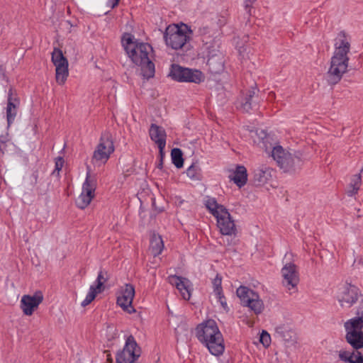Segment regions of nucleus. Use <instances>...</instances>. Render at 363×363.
Wrapping results in <instances>:
<instances>
[{
	"instance_id": "4c0bfd02",
	"label": "nucleus",
	"mask_w": 363,
	"mask_h": 363,
	"mask_svg": "<svg viewBox=\"0 0 363 363\" xmlns=\"http://www.w3.org/2000/svg\"><path fill=\"white\" fill-rule=\"evenodd\" d=\"M63 164H64L63 158L62 157H58L55 160V167L54 172L55 171L60 172L63 167Z\"/></svg>"
},
{
	"instance_id": "603ef678",
	"label": "nucleus",
	"mask_w": 363,
	"mask_h": 363,
	"mask_svg": "<svg viewBox=\"0 0 363 363\" xmlns=\"http://www.w3.org/2000/svg\"><path fill=\"white\" fill-rule=\"evenodd\" d=\"M33 177H34V178H35V181H36V180H37V178H38V174H35V173H34V174H33Z\"/></svg>"
},
{
	"instance_id": "2f4dec72",
	"label": "nucleus",
	"mask_w": 363,
	"mask_h": 363,
	"mask_svg": "<svg viewBox=\"0 0 363 363\" xmlns=\"http://www.w3.org/2000/svg\"><path fill=\"white\" fill-rule=\"evenodd\" d=\"M108 274L107 272L105 271L101 270L97 276V278L94 283V284L91 285L90 286H93L96 290H97L99 292H102L104 290V283L108 280Z\"/></svg>"
},
{
	"instance_id": "f03ea898",
	"label": "nucleus",
	"mask_w": 363,
	"mask_h": 363,
	"mask_svg": "<svg viewBox=\"0 0 363 363\" xmlns=\"http://www.w3.org/2000/svg\"><path fill=\"white\" fill-rule=\"evenodd\" d=\"M196 337L214 356L223 354L225 350L224 340L217 323L208 320L199 324L195 330Z\"/></svg>"
},
{
	"instance_id": "2eb2a0df",
	"label": "nucleus",
	"mask_w": 363,
	"mask_h": 363,
	"mask_svg": "<svg viewBox=\"0 0 363 363\" xmlns=\"http://www.w3.org/2000/svg\"><path fill=\"white\" fill-rule=\"evenodd\" d=\"M169 284L177 289L181 296L184 300H189L191 297V283L186 278L170 275L168 277Z\"/></svg>"
},
{
	"instance_id": "c9c22d12",
	"label": "nucleus",
	"mask_w": 363,
	"mask_h": 363,
	"mask_svg": "<svg viewBox=\"0 0 363 363\" xmlns=\"http://www.w3.org/2000/svg\"><path fill=\"white\" fill-rule=\"evenodd\" d=\"M259 341L265 347L269 346L271 342L270 335L267 331L262 330L260 335Z\"/></svg>"
},
{
	"instance_id": "37998d69",
	"label": "nucleus",
	"mask_w": 363,
	"mask_h": 363,
	"mask_svg": "<svg viewBox=\"0 0 363 363\" xmlns=\"http://www.w3.org/2000/svg\"><path fill=\"white\" fill-rule=\"evenodd\" d=\"M358 352H351L350 353V359H348L347 362H350V363H354L355 362V359L358 356Z\"/></svg>"
},
{
	"instance_id": "473e14b6",
	"label": "nucleus",
	"mask_w": 363,
	"mask_h": 363,
	"mask_svg": "<svg viewBox=\"0 0 363 363\" xmlns=\"http://www.w3.org/2000/svg\"><path fill=\"white\" fill-rule=\"evenodd\" d=\"M236 293L243 304L247 302V299L251 298L252 294H256L253 290L244 286H240L238 288Z\"/></svg>"
},
{
	"instance_id": "dca6fc26",
	"label": "nucleus",
	"mask_w": 363,
	"mask_h": 363,
	"mask_svg": "<svg viewBox=\"0 0 363 363\" xmlns=\"http://www.w3.org/2000/svg\"><path fill=\"white\" fill-rule=\"evenodd\" d=\"M149 134L151 140L157 144L159 148V154L162 156L163 150H164L166 146L167 134L165 130L160 125L152 123Z\"/></svg>"
},
{
	"instance_id": "412c9836",
	"label": "nucleus",
	"mask_w": 363,
	"mask_h": 363,
	"mask_svg": "<svg viewBox=\"0 0 363 363\" xmlns=\"http://www.w3.org/2000/svg\"><path fill=\"white\" fill-rule=\"evenodd\" d=\"M259 90L257 87H252L241 102L240 108L244 112H250L254 108L257 106V94Z\"/></svg>"
},
{
	"instance_id": "39448f33",
	"label": "nucleus",
	"mask_w": 363,
	"mask_h": 363,
	"mask_svg": "<svg viewBox=\"0 0 363 363\" xmlns=\"http://www.w3.org/2000/svg\"><path fill=\"white\" fill-rule=\"evenodd\" d=\"M348 64V56L333 54L330 60V66L327 72L328 84L335 85L341 80L343 74L347 72Z\"/></svg>"
},
{
	"instance_id": "e433bc0d",
	"label": "nucleus",
	"mask_w": 363,
	"mask_h": 363,
	"mask_svg": "<svg viewBox=\"0 0 363 363\" xmlns=\"http://www.w3.org/2000/svg\"><path fill=\"white\" fill-rule=\"evenodd\" d=\"M100 292L96 290L93 286H90L85 298L91 303L95 298L96 296Z\"/></svg>"
},
{
	"instance_id": "a19ab883",
	"label": "nucleus",
	"mask_w": 363,
	"mask_h": 363,
	"mask_svg": "<svg viewBox=\"0 0 363 363\" xmlns=\"http://www.w3.org/2000/svg\"><path fill=\"white\" fill-rule=\"evenodd\" d=\"M119 1L120 0H108L106 2V6L113 9L118 6Z\"/></svg>"
},
{
	"instance_id": "f704fd0d",
	"label": "nucleus",
	"mask_w": 363,
	"mask_h": 363,
	"mask_svg": "<svg viewBox=\"0 0 363 363\" xmlns=\"http://www.w3.org/2000/svg\"><path fill=\"white\" fill-rule=\"evenodd\" d=\"M13 147H14V145L13 143H0V178H1L2 170H3V168L4 167V155L9 150H12L11 148Z\"/></svg>"
},
{
	"instance_id": "4468645a",
	"label": "nucleus",
	"mask_w": 363,
	"mask_h": 363,
	"mask_svg": "<svg viewBox=\"0 0 363 363\" xmlns=\"http://www.w3.org/2000/svg\"><path fill=\"white\" fill-rule=\"evenodd\" d=\"M43 301V295L37 291L33 295H23L21 300V308L26 315H31Z\"/></svg>"
},
{
	"instance_id": "72a5a7b5",
	"label": "nucleus",
	"mask_w": 363,
	"mask_h": 363,
	"mask_svg": "<svg viewBox=\"0 0 363 363\" xmlns=\"http://www.w3.org/2000/svg\"><path fill=\"white\" fill-rule=\"evenodd\" d=\"M172 161L177 168H182L184 165L182 151L179 148H174L171 152Z\"/></svg>"
},
{
	"instance_id": "a211bd4d",
	"label": "nucleus",
	"mask_w": 363,
	"mask_h": 363,
	"mask_svg": "<svg viewBox=\"0 0 363 363\" xmlns=\"http://www.w3.org/2000/svg\"><path fill=\"white\" fill-rule=\"evenodd\" d=\"M358 299L357 289L352 285L343 286L339 296V301L342 306L350 307L357 302Z\"/></svg>"
},
{
	"instance_id": "a18cd8bd",
	"label": "nucleus",
	"mask_w": 363,
	"mask_h": 363,
	"mask_svg": "<svg viewBox=\"0 0 363 363\" xmlns=\"http://www.w3.org/2000/svg\"><path fill=\"white\" fill-rule=\"evenodd\" d=\"M164 157V151L163 150V155L162 156L160 154V162L157 164V167L160 169H162L163 167V158Z\"/></svg>"
},
{
	"instance_id": "58836bf2",
	"label": "nucleus",
	"mask_w": 363,
	"mask_h": 363,
	"mask_svg": "<svg viewBox=\"0 0 363 363\" xmlns=\"http://www.w3.org/2000/svg\"><path fill=\"white\" fill-rule=\"evenodd\" d=\"M350 353L351 352L347 351H340L339 353V357L342 361L347 362L350 359Z\"/></svg>"
},
{
	"instance_id": "1a4fd4ad",
	"label": "nucleus",
	"mask_w": 363,
	"mask_h": 363,
	"mask_svg": "<svg viewBox=\"0 0 363 363\" xmlns=\"http://www.w3.org/2000/svg\"><path fill=\"white\" fill-rule=\"evenodd\" d=\"M164 38L167 46L174 50L181 49L189 40L186 32L176 25L169 26L164 33Z\"/></svg>"
},
{
	"instance_id": "8fccbe9b",
	"label": "nucleus",
	"mask_w": 363,
	"mask_h": 363,
	"mask_svg": "<svg viewBox=\"0 0 363 363\" xmlns=\"http://www.w3.org/2000/svg\"><path fill=\"white\" fill-rule=\"evenodd\" d=\"M223 62H220L219 65H218V67L217 68L216 70H215L214 72H218L220 70H222L223 69Z\"/></svg>"
},
{
	"instance_id": "49530a36",
	"label": "nucleus",
	"mask_w": 363,
	"mask_h": 363,
	"mask_svg": "<svg viewBox=\"0 0 363 363\" xmlns=\"http://www.w3.org/2000/svg\"><path fill=\"white\" fill-rule=\"evenodd\" d=\"M354 363H363V355L362 354L361 352H358V356L355 359Z\"/></svg>"
},
{
	"instance_id": "c85d7f7f",
	"label": "nucleus",
	"mask_w": 363,
	"mask_h": 363,
	"mask_svg": "<svg viewBox=\"0 0 363 363\" xmlns=\"http://www.w3.org/2000/svg\"><path fill=\"white\" fill-rule=\"evenodd\" d=\"M55 78L56 81L60 84H63L69 74L68 64L65 65H59L55 67Z\"/></svg>"
},
{
	"instance_id": "6e6552de",
	"label": "nucleus",
	"mask_w": 363,
	"mask_h": 363,
	"mask_svg": "<svg viewBox=\"0 0 363 363\" xmlns=\"http://www.w3.org/2000/svg\"><path fill=\"white\" fill-rule=\"evenodd\" d=\"M113 141L109 134H104L100 138L92 156V162L97 164H104L114 152Z\"/></svg>"
},
{
	"instance_id": "393cba45",
	"label": "nucleus",
	"mask_w": 363,
	"mask_h": 363,
	"mask_svg": "<svg viewBox=\"0 0 363 363\" xmlns=\"http://www.w3.org/2000/svg\"><path fill=\"white\" fill-rule=\"evenodd\" d=\"M277 337L282 338L286 342L294 341L292 335L294 332L286 325H279L274 328Z\"/></svg>"
},
{
	"instance_id": "4be33fe9",
	"label": "nucleus",
	"mask_w": 363,
	"mask_h": 363,
	"mask_svg": "<svg viewBox=\"0 0 363 363\" xmlns=\"http://www.w3.org/2000/svg\"><path fill=\"white\" fill-rule=\"evenodd\" d=\"M229 178L240 188L245 186L247 181V169L242 165H238Z\"/></svg>"
},
{
	"instance_id": "b1692460",
	"label": "nucleus",
	"mask_w": 363,
	"mask_h": 363,
	"mask_svg": "<svg viewBox=\"0 0 363 363\" xmlns=\"http://www.w3.org/2000/svg\"><path fill=\"white\" fill-rule=\"evenodd\" d=\"M222 277L220 274H217L216 277L212 281V284L213 287V292L215 293L218 301L221 304V306L225 308L227 307V303L225 301V298L223 293L222 289Z\"/></svg>"
},
{
	"instance_id": "9b49d317",
	"label": "nucleus",
	"mask_w": 363,
	"mask_h": 363,
	"mask_svg": "<svg viewBox=\"0 0 363 363\" xmlns=\"http://www.w3.org/2000/svg\"><path fill=\"white\" fill-rule=\"evenodd\" d=\"M96 186L95 179L91 176L89 171H88L82 185V193L76 200V205L78 208L84 209L89 205L94 197Z\"/></svg>"
},
{
	"instance_id": "5701e85b",
	"label": "nucleus",
	"mask_w": 363,
	"mask_h": 363,
	"mask_svg": "<svg viewBox=\"0 0 363 363\" xmlns=\"http://www.w3.org/2000/svg\"><path fill=\"white\" fill-rule=\"evenodd\" d=\"M244 306L250 308L257 315L262 313L264 308V303L257 293L252 294Z\"/></svg>"
},
{
	"instance_id": "cd10ccee",
	"label": "nucleus",
	"mask_w": 363,
	"mask_h": 363,
	"mask_svg": "<svg viewBox=\"0 0 363 363\" xmlns=\"http://www.w3.org/2000/svg\"><path fill=\"white\" fill-rule=\"evenodd\" d=\"M150 250L154 257L160 255L164 248V243L160 236L154 235L150 240Z\"/></svg>"
},
{
	"instance_id": "3c124183",
	"label": "nucleus",
	"mask_w": 363,
	"mask_h": 363,
	"mask_svg": "<svg viewBox=\"0 0 363 363\" xmlns=\"http://www.w3.org/2000/svg\"><path fill=\"white\" fill-rule=\"evenodd\" d=\"M89 303H90L86 298H84V301L82 302L81 305H82V306L85 307L87 305H89Z\"/></svg>"
},
{
	"instance_id": "ddd939ff",
	"label": "nucleus",
	"mask_w": 363,
	"mask_h": 363,
	"mask_svg": "<svg viewBox=\"0 0 363 363\" xmlns=\"http://www.w3.org/2000/svg\"><path fill=\"white\" fill-rule=\"evenodd\" d=\"M135 296V288L130 284H125L121 288V294L117 297V304L125 311L132 313L135 311L132 303Z\"/></svg>"
},
{
	"instance_id": "f257e3e1",
	"label": "nucleus",
	"mask_w": 363,
	"mask_h": 363,
	"mask_svg": "<svg viewBox=\"0 0 363 363\" xmlns=\"http://www.w3.org/2000/svg\"><path fill=\"white\" fill-rule=\"evenodd\" d=\"M122 43L131 61L141 67L143 77H153L155 72V65L150 59V55L152 52V46L146 43L134 40L129 34L123 36Z\"/></svg>"
},
{
	"instance_id": "c756f323",
	"label": "nucleus",
	"mask_w": 363,
	"mask_h": 363,
	"mask_svg": "<svg viewBox=\"0 0 363 363\" xmlns=\"http://www.w3.org/2000/svg\"><path fill=\"white\" fill-rule=\"evenodd\" d=\"M52 62L55 67L68 64L67 58L63 55L62 50L59 48H54L52 52Z\"/></svg>"
},
{
	"instance_id": "7ed1b4c3",
	"label": "nucleus",
	"mask_w": 363,
	"mask_h": 363,
	"mask_svg": "<svg viewBox=\"0 0 363 363\" xmlns=\"http://www.w3.org/2000/svg\"><path fill=\"white\" fill-rule=\"evenodd\" d=\"M347 342L355 350L363 348V318L355 317L345 323Z\"/></svg>"
},
{
	"instance_id": "de8ad7c7",
	"label": "nucleus",
	"mask_w": 363,
	"mask_h": 363,
	"mask_svg": "<svg viewBox=\"0 0 363 363\" xmlns=\"http://www.w3.org/2000/svg\"><path fill=\"white\" fill-rule=\"evenodd\" d=\"M5 77V70L4 67L0 65V78H4Z\"/></svg>"
},
{
	"instance_id": "f3484780",
	"label": "nucleus",
	"mask_w": 363,
	"mask_h": 363,
	"mask_svg": "<svg viewBox=\"0 0 363 363\" xmlns=\"http://www.w3.org/2000/svg\"><path fill=\"white\" fill-rule=\"evenodd\" d=\"M13 88L11 87L8 91L6 106V121L8 128H9L14 122L17 115L18 107L20 104L19 99L13 96Z\"/></svg>"
},
{
	"instance_id": "c03bdc74",
	"label": "nucleus",
	"mask_w": 363,
	"mask_h": 363,
	"mask_svg": "<svg viewBox=\"0 0 363 363\" xmlns=\"http://www.w3.org/2000/svg\"><path fill=\"white\" fill-rule=\"evenodd\" d=\"M12 143V141L9 138L8 134H6L5 135H0V143Z\"/></svg>"
},
{
	"instance_id": "a878e982",
	"label": "nucleus",
	"mask_w": 363,
	"mask_h": 363,
	"mask_svg": "<svg viewBox=\"0 0 363 363\" xmlns=\"http://www.w3.org/2000/svg\"><path fill=\"white\" fill-rule=\"evenodd\" d=\"M205 206L215 217L220 213V211L226 208L224 206L218 204L215 198L209 196H207L205 200Z\"/></svg>"
},
{
	"instance_id": "aec40b11",
	"label": "nucleus",
	"mask_w": 363,
	"mask_h": 363,
	"mask_svg": "<svg viewBox=\"0 0 363 363\" xmlns=\"http://www.w3.org/2000/svg\"><path fill=\"white\" fill-rule=\"evenodd\" d=\"M273 169L266 166H262L255 169L252 182L255 186H263L272 179Z\"/></svg>"
},
{
	"instance_id": "9d476101",
	"label": "nucleus",
	"mask_w": 363,
	"mask_h": 363,
	"mask_svg": "<svg viewBox=\"0 0 363 363\" xmlns=\"http://www.w3.org/2000/svg\"><path fill=\"white\" fill-rule=\"evenodd\" d=\"M140 356V350L135 338L130 335L125 341L123 349L116 355V363H135Z\"/></svg>"
},
{
	"instance_id": "79ce46f5",
	"label": "nucleus",
	"mask_w": 363,
	"mask_h": 363,
	"mask_svg": "<svg viewBox=\"0 0 363 363\" xmlns=\"http://www.w3.org/2000/svg\"><path fill=\"white\" fill-rule=\"evenodd\" d=\"M259 135L261 136L263 144H265L266 143L268 142L269 138L267 137V133L263 130H260Z\"/></svg>"
},
{
	"instance_id": "0eeeda50",
	"label": "nucleus",
	"mask_w": 363,
	"mask_h": 363,
	"mask_svg": "<svg viewBox=\"0 0 363 363\" xmlns=\"http://www.w3.org/2000/svg\"><path fill=\"white\" fill-rule=\"evenodd\" d=\"M281 284L286 290L292 294L298 291L299 273L298 267L292 262L284 264L281 269Z\"/></svg>"
},
{
	"instance_id": "20e7f679",
	"label": "nucleus",
	"mask_w": 363,
	"mask_h": 363,
	"mask_svg": "<svg viewBox=\"0 0 363 363\" xmlns=\"http://www.w3.org/2000/svg\"><path fill=\"white\" fill-rule=\"evenodd\" d=\"M272 156L278 166L284 172L294 170L296 167H299L302 163L299 157L285 150L280 145L273 147Z\"/></svg>"
},
{
	"instance_id": "ea45409f",
	"label": "nucleus",
	"mask_w": 363,
	"mask_h": 363,
	"mask_svg": "<svg viewBox=\"0 0 363 363\" xmlns=\"http://www.w3.org/2000/svg\"><path fill=\"white\" fill-rule=\"evenodd\" d=\"M255 1L256 0H245V8L249 15H251V8Z\"/></svg>"
},
{
	"instance_id": "6ab92c4d",
	"label": "nucleus",
	"mask_w": 363,
	"mask_h": 363,
	"mask_svg": "<svg viewBox=\"0 0 363 363\" xmlns=\"http://www.w3.org/2000/svg\"><path fill=\"white\" fill-rule=\"evenodd\" d=\"M333 54L348 56L350 50V38L343 30L339 32L335 38Z\"/></svg>"
},
{
	"instance_id": "423d86ee",
	"label": "nucleus",
	"mask_w": 363,
	"mask_h": 363,
	"mask_svg": "<svg viewBox=\"0 0 363 363\" xmlns=\"http://www.w3.org/2000/svg\"><path fill=\"white\" fill-rule=\"evenodd\" d=\"M169 76L172 79L179 82L200 84L205 79V77L201 71L183 67L176 64L172 65Z\"/></svg>"
},
{
	"instance_id": "f8f14e48",
	"label": "nucleus",
	"mask_w": 363,
	"mask_h": 363,
	"mask_svg": "<svg viewBox=\"0 0 363 363\" xmlns=\"http://www.w3.org/2000/svg\"><path fill=\"white\" fill-rule=\"evenodd\" d=\"M216 218L217 226L223 235H232L236 234L237 230L234 220L227 208H223L220 211V213Z\"/></svg>"
},
{
	"instance_id": "09e8293b",
	"label": "nucleus",
	"mask_w": 363,
	"mask_h": 363,
	"mask_svg": "<svg viewBox=\"0 0 363 363\" xmlns=\"http://www.w3.org/2000/svg\"><path fill=\"white\" fill-rule=\"evenodd\" d=\"M214 61H215V60H214V58L213 57H209L208 59L207 64L209 65L210 67L213 65Z\"/></svg>"
},
{
	"instance_id": "7c9ffc66",
	"label": "nucleus",
	"mask_w": 363,
	"mask_h": 363,
	"mask_svg": "<svg viewBox=\"0 0 363 363\" xmlns=\"http://www.w3.org/2000/svg\"><path fill=\"white\" fill-rule=\"evenodd\" d=\"M186 175L188 177L193 181H199L201 179V169L200 167L193 163L186 169Z\"/></svg>"
},
{
	"instance_id": "bb28decb",
	"label": "nucleus",
	"mask_w": 363,
	"mask_h": 363,
	"mask_svg": "<svg viewBox=\"0 0 363 363\" xmlns=\"http://www.w3.org/2000/svg\"><path fill=\"white\" fill-rule=\"evenodd\" d=\"M363 171V168L361 169L359 174H354L352 179L349 185V189L347 190V195L352 196L358 192L361 184H362V177L361 172Z\"/></svg>"
}]
</instances>
